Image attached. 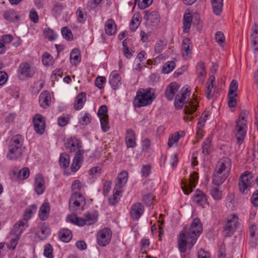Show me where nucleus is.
<instances>
[{"label":"nucleus","instance_id":"1","mask_svg":"<svg viewBox=\"0 0 258 258\" xmlns=\"http://www.w3.org/2000/svg\"><path fill=\"white\" fill-rule=\"evenodd\" d=\"M203 226L200 219H195L187 231L184 227L178 236V246L181 252H184L186 248H192L198 237L202 233Z\"/></svg>","mask_w":258,"mask_h":258},{"label":"nucleus","instance_id":"2","mask_svg":"<svg viewBox=\"0 0 258 258\" xmlns=\"http://www.w3.org/2000/svg\"><path fill=\"white\" fill-rule=\"evenodd\" d=\"M231 163L229 158L224 157L217 163L212 175L213 183L215 185L222 184L229 175Z\"/></svg>","mask_w":258,"mask_h":258},{"label":"nucleus","instance_id":"3","mask_svg":"<svg viewBox=\"0 0 258 258\" xmlns=\"http://www.w3.org/2000/svg\"><path fill=\"white\" fill-rule=\"evenodd\" d=\"M25 149L23 137L15 135L9 141L6 157L10 160H17L22 157Z\"/></svg>","mask_w":258,"mask_h":258},{"label":"nucleus","instance_id":"4","mask_svg":"<svg viewBox=\"0 0 258 258\" xmlns=\"http://www.w3.org/2000/svg\"><path fill=\"white\" fill-rule=\"evenodd\" d=\"M247 115V111H242L236 121L235 136L236 139V143L239 145H240L243 143L246 134L247 120L246 117Z\"/></svg>","mask_w":258,"mask_h":258},{"label":"nucleus","instance_id":"5","mask_svg":"<svg viewBox=\"0 0 258 258\" xmlns=\"http://www.w3.org/2000/svg\"><path fill=\"white\" fill-rule=\"evenodd\" d=\"M36 209L37 207L34 205L27 208L24 215V218L15 224L14 229L18 234L22 233L24 230L25 226H27V220L31 218L33 213L36 212Z\"/></svg>","mask_w":258,"mask_h":258},{"label":"nucleus","instance_id":"6","mask_svg":"<svg viewBox=\"0 0 258 258\" xmlns=\"http://www.w3.org/2000/svg\"><path fill=\"white\" fill-rule=\"evenodd\" d=\"M160 22V16L156 11L146 12V30H153Z\"/></svg>","mask_w":258,"mask_h":258},{"label":"nucleus","instance_id":"7","mask_svg":"<svg viewBox=\"0 0 258 258\" xmlns=\"http://www.w3.org/2000/svg\"><path fill=\"white\" fill-rule=\"evenodd\" d=\"M111 232L109 228H104L98 233L97 242L98 244L102 246L107 245L110 241Z\"/></svg>","mask_w":258,"mask_h":258},{"label":"nucleus","instance_id":"8","mask_svg":"<svg viewBox=\"0 0 258 258\" xmlns=\"http://www.w3.org/2000/svg\"><path fill=\"white\" fill-rule=\"evenodd\" d=\"M238 223V218L234 215L230 219H228L224 227V234L225 236L230 237L234 233Z\"/></svg>","mask_w":258,"mask_h":258},{"label":"nucleus","instance_id":"9","mask_svg":"<svg viewBox=\"0 0 258 258\" xmlns=\"http://www.w3.org/2000/svg\"><path fill=\"white\" fill-rule=\"evenodd\" d=\"M18 73L25 78L32 77L36 72V68L27 62H22L20 64Z\"/></svg>","mask_w":258,"mask_h":258},{"label":"nucleus","instance_id":"10","mask_svg":"<svg viewBox=\"0 0 258 258\" xmlns=\"http://www.w3.org/2000/svg\"><path fill=\"white\" fill-rule=\"evenodd\" d=\"M85 203L84 197L79 192L73 193L70 199L69 207L72 211H76L78 209L81 204Z\"/></svg>","mask_w":258,"mask_h":258},{"label":"nucleus","instance_id":"11","mask_svg":"<svg viewBox=\"0 0 258 258\" xmlns=\"http://www.w3.org/2000/svg\"><path fill=\"white\" fill-rule=\"evenodd\" d=\"M189 95L190 91L188 89L183 88L181 90L180 93L176 95L174 106L176 109H180L182 108L184 103H185L187 96H188Z\"/></svg>","mask_w":258,"mask_h":258},{"label":"nucleus","instance_id":"12","mask_svg":"<svg viewBox=\"0 0 258 258\" xmlns=\"http://www.w3.org/2000/svg\"><path fill=\"white\" fill-rule=\"evenodd\" d=\"M34 127L36 132L38 134H42L45 128V121L43 116L39 114H36L33 118Z\"/></svg>","mask_w":258,"mask_h":258},{"label":"nucleus","instance_id":"13","mask_svg":"<svg viewBox=\"0 0 258 258\" xmlns=\"http://www.w3.org/2000/svg\"><path fill=\"white\" fill-rule=\"evenodd\" d=\"M198 106V102L196 100L195 101H189L188 102H187V104L185 106L184 108V112L186 115L183 116V119L187 121L188 120L191 121L193 117H188L187 115L192 114L194 113L196 109Z\"/></svg>","mask_w":258,"mask_h":258},{"label":"nucleus","instance_id":"14","mask_svg":"<svg viewBox=\"0 0 258 258\" xmlns=\"http://www.w3.org/2000/svg\"><path fill=\"white\" fill-rule=\"evenodd\" d=\"M66 147L71 152H76L77 153H81L80 149L82 147L81 141L76 138H71L68 140L66 143Z\"/></svg>","mask_w":258,"mask_h":258},{"label":"nucleus","instance_id":"15","mask_svg":"<svg viewBox=\"0 0 258 258\" xmlns=\"http://www.w3.org/2000/svg\"><path fill=\"white\" fill-rule=\"evenodd\" d=\"M144 211V206L140 203H136L132 206L130 211L131 217L134 220H138Z\"/></svg>","mask_w":258,"mask_h":258},{"label":"nucleus","instance_id":"16","mask_svg":"<svg viewBox=\"0 0 258 258\" xmlns=\"http://www.w3.org/2000/svg\"><path fill=\"white\" fill-rule=\"evenodd\" d=\"M133 104L135 107H140L145 105V90L144 89H141L137 92Z\"/></svg>","mask_w":258,"mask_h":258},{"label":"nucleus","instance_id":"17","mask_svg":"<svg viewBox=\"0 0 258 258\" xmlns=\"http://www.w3.org/2000/svg\"><path fill=\"white\" fill-rule=\"evenodd\" d=\"M182 56L185 59H188L191 54V44L188 38H185L182 43Z\"/></svg>","mask_w":258,"mask_h":258},{"label":"nucleus","instance_id":"18","mask_svg":"<svg viewBox=\"0 0 258 258\" xmlns=\"http://www.w3.org/2000/svg\"><path fill=\"white\" fill-rule=\"evenodd\" d=\"M45 181L43 177L40 174L36 175L35 178V189L36 193L40 195L44 191Z\"/></svg>","mask_w":258,"mask_h":258},{"label":"nucleus","instance_id":"19","mask_svg":"<svg viewBox=\"0 0 258 258\" xmlns=\"http://www.w3.org/2000/svg\"><path fill=\"white\" fill-rule=\"evenodd\" d=\"M109 82L114 90L121 85V77L116 71H113L111 73L109 77Z\"/></svg>","mask_w":258,"mask_h":258},{"label":"nucleus","instance_id":"20","mask_svg":"<svg viewBox=\"0 0 258 258\" xmlns=\"http://www.w3.org/2000/svg\"><path fill=\"white\" fill-rule=\"evenodd\" d=\"M179 86L176 83H171L166 89L165 95L169 100H172L175 95V93L178 90Z\"/></svg>","mask_w":258,"mask_h":258},{"label":"nucleus","instance_id":"21","mask_svg":"<svg viewBox=\"0 0 258 258\" xmlns=\"http://www.w3.org/2000/svg\"><path fill=\"white\" fill-rule=\"evenodd\" d=\"M198 176L197 173L190 175L189 178V186H187L185 185L182 187V190L185 194L188 195L191 192L190 188H194L196 187V184L198 182Z\"/></svg>","mask_w":258,"mask_h":258},{"label":"nucleus","instance_id":"22","mask_svg":"<svg viewBox=\"0 0 258 258\" xmlns=\"http://www.w3.org/2000/svg\"><path fill=\"white\" fill-rule=\"evenodd\" d=\"M128 175V172L126 171H123L119 173L115 187L118 189L122 188L127 182Z\"/></svg>","mask_w":258,"mask_h":258},{"label":"nucleus","instance_id":"23","mask_svg":"<svg viewBox=\"0 0 258 258\" xmlns=\"http://www.w3.org/2000/svg\"><path fill=\"white\" fill-rule=\"evenodd\" d=\"M125 143L127 148H133L136 145L135 134L131 129L126 131Z\"/></svg>","mask_w":258,"mask_h":258},{"label":"nucleus","instance_id":"24","mask_svg":"<svg viewBox=\"0 0 258 258\" xmlns=\"http://www.w3.org/2000/svg\"><path fill=\"white\" fill-rule=\"evenodd\" d=\"M51 97L49 92H43L39 96V102L41 107L46 108L49 106Z\"/></svg>","mask_w":258,"mask_h":258},{"label":"nucleus","instance_id":"25","mask_svg":"<svg viewBox=\"0 0 258 258\" xmlns=\"http://www.w3.org/2000/svg\"><path fill=\"white\" fill-rule=\"evenodd\" d=\"M105 31L108 35L114 34L116 31V26L114 21L112 19H108L105 24Z\"/></svg>","mask_w":258,"mask_h":258},{"label":"nucleus","instance_id":"26","mask_svg":"<svg viewBox=\"0 0 258 258\" xmlns=\"http://www.w3.org/2000/svg\"><path fill=\"white\" fill-rule=\"evenodd\" d=\"M14 39L12 35L7 34L3 35L0 39V54L4 53L6 50V47L5 44L11 43Z\"/></svg>","mask_w":258,"mask_h":258},{"label":"nucleus","instance_id":"27","mask_svg":"<svg viewBox=\"0 0 258 258\" xmlns=\"http://www.w3.org/2000/svg\"><path fill=\"white\" fill-rule=\"evenodd\" d=\"M82 159V154L81 153H76L73 159L71 167V170L73 172H75L79 169L81 167Z\"/></svg>","mask_w":258,"mask_h":258},{"label":"nucleus","instance_id":"28","mask_svg":"<svg viewBox=\"0 0 258 258\" xmlns=\"http://www.w3.org/2000/svg\"><path fill=\"white\" fill-rule=\"evenodd\" d=\"M86 94L85 93H79L76 98L74 103V108L76 110H80L86 102Z\"/></svg>","mask_w":258,"mask_h":258},{"label":"nucleus","instance_id":"29","mask_svg":"<svg viewBox=\"0 0 258 258\" xmlns=\"http://www.w3.org/2000/svg\"><path fill=\"white\" fill-rule=\"evenodd\" d=\"M49 212L50 207L48 203H43L41 205L39 210V216L40 219L43 221L46 220L48 218Z\"/></svg>","mask_w":258,"mask_h":258},{"label":"nucleus","instance_id":"30","mask_svg":"<svg viewBox=\"0 0 258 258\" xmlns=\"http://www.w3.org/2000/svg\"><path fill=\"white\" fill-rule=\"evenodd\" d=\"M192 17L191 13L186 12L183 16V31L185 33L187 32L191 27Z\"/></svg>","mask_w":258,"mask_h":258},{"label":"nucleus","instance_id":"31","mask_svg":"<svg viewBox=\"0 0 258 258\" xmlns=\"http://www.w3.org/2000/svg\"><path fill=\"white\" fill-rule=\"evenodd\" d=\"M156 96L154 89L151 88L146 89V106L151 105L156 98Z\"/></svg>","mask_w":258,"mask_h":258},{"label":"nucleus","instance_id":"32","mask_svg":"<svg viewBox=\"0 0 258 258\" xmlns=\"http://www.w3.org/2000/svg\"><path fill=\"white\" fill-rule=\"evenodd\" d=\"M60 239L65 242H68L71 240L72 238V234L71 230L68 229L61 230L59 233Z\"/></svg>","mask_w":258,"mask_h":258},{"label":"nucleus","instance_id":"33","mask_svg":"<svg viewBox=\"0 0 258 258\" xmlns=\"http://www.w3.org/2000/svg\"><path fill=\"white\" fill-rule=\"evenodd\" d=\"M193 200L197 204L202 205L206 203L207 199L204 192L200 190H197Z\"/></svg>","mask_w":258,"mask_h":258},{"label":"nucleus","instance_id":"34","mask_svg":"<svg viewBox=\"0 0 258 258\" xmlns=\"http://www.w3.org/2000/svg\"><path fill=\"white\" fill-rule=\"evenodd\" d=\"M67 220L77 225L83 226L86 225L84 218H79L75 215H70L67 217Z\"/></svg>","mask_w":258,"mask_h":258},{"label":"nucleus","instance_id":"35","mask_svg":"<svg viewBox=\"0 0 258 258\" xmlns=\"http://www.w3.org/2000/svg\"><path fill=\"white\" fill-rule=\"evenodd\" d=\"M70 61L72 64L76 65L80 61V54L78 49H74L70 53Z\"/></svg>","mask_w":258,"mask_h":258},{"label":"nucleus","instance_id":"36","mask_svg":"<svg viewBox=\"0 0 258 258\" xmlns=\"http://www.w3.org/2000/svg\"><path fill=\"white\" fill-rule=\"evenodd\" d=\"M12 233L14 234L16 237L15 238H13L11 239L10 243H7L6 245L7 246V248L8 249H14L16 248V245L18 243V240L20 236H21L22 233H20V234H18L16 230L14 229V227L13 228Z\"/></svg>","mask_w":258,"mask_h":258},{"label":"nucleus","instance_id":"37","mask_svg":"<svg viewBox=\"0 0 258 258\" xmlns=\"http://www.w3.org/2000/svg\"><path fill=\"white\" fill-rule=\"evenodd\" d=\"M59 165L61 167L66 168L70 164V156L66 153H62L60 155L59 160Z\"/></svg>","mask_w":258,"mask_h":258},{"label":"nucleus","instance_id":"38","mask_svg":"<svg viewBox=\"0 0 258 258\" xmlns=\"http://www.w3.org/2000/svg\"><path fill=\"white\" fill-rule=\"evenodd\" d=\"M211 2L214 14L219 15L222 11L223 1H212Z\"/></svg>","mask_w":258,"mask_h":258},{"label":"nucleus","instance_id":"39","mask_svg":"<svg viewBox=\"0 0 258 258\" xmlns=\"http://www.w3.org/2000/svg\"><path fill=\"white\" fill-rule=\"evenodd\" d=\"M253 178V174L249 171H245L240 175L239 181L244 182L248 184L251 185V179Z\"/></svg>","mask_w":258,"mask_h":258},{"label":"nucleus","instance_id":"40","mask_svg":"<svg viewBox=\"0 0 258 258\" xmlns=\"http://www.w3.org/2000/svg\"><path fill=\"white\" fill-rule=\"evenodd\" d=\"M4 17L6 20L10 22H14L18 18L15 12L13 10L6 11L4 14Z\"/></svg>","mask_w":258,"mask_h":258},{"label":"nucleus","instance_id":"41","mask_svg":"<svg viewBox=\"0 0 258 258\" xmlns=\"http://www.w3.org/2000/svg\"><path fill=\"white\" fill-rule=\"evenodd\" d=\"M61 32L63 37L66 40L71 41L73 39L72 31L68 27H62Z\"/></svg>","mask_w":258,"mask_h":258},{"label":"nucleus","instance_id":"42","mask_svg":"<svg viewBox=\"0 0 258 258\" xmlns=\"http://www.w3.org/2000/svg\"><path fill=\"white\" fill-rule=\"evenodd\" d=\"M97 215L93 214L88 213L85 215L84 219L85 220L86 225H91L95 223L97 219Z\"/></svg>","mask_w":258,"mask_h":258},{"label":"nucleus","instance_id":"43","mask_svg":"<svg viewBox=\"0 0 258 258\" xmlns=\"http://www.w3.org/2000/svg\"><path fill=\"white\" fill-rule=\"evenodd\" d=\"M101 128L104 132H107L109 131L110 126L108 123V115H106L103 117L100 118Z\"/></svg>","mask_w":258,"mask_h":258},{"label":"nucleus","instance_id":"44","mask_svg":"<svg viewBox=\"0 0 258 258\" xmlns=\"http://www.w3.org/2000/svg\"><path fill=\"white\" fill-rule=\"evenodd\" d=\"M211 194L215 200H219L222 198V191L218 187H213L211 189Z\"/></svg>","mask_w":258,"mask_h":258},{"label":"nucleus","instance_id":"45","mask_svg":"<svg viewBox=\"0 0 258 258\" xmlns=\"http://www.w3.org/2000/svg\"><path fill=\"white\" fill-rule=\"evenodd\" d=\"M175 63L173 61L167 62L163 67L162 72L164 74H168L175 68Z\"/></svg>","mask_w":258,"mask_h":258},{"label":"nucleus","instance_id":"46","mask_svg":"<svg viewBox=\"0 0 258 258\" xmlns=\"http://www.w3.org/2000/svg\"><path fill=\"white\" fill-rule=\"evenodd\" d=\"M113 190L114 193L112 198H109L110 204L112 205H114L117 203L118 197L121 193L120 189L114 187Z\"/></svg>","mask_w":258,"mask_h":258},{"label":"nucleus","instance_id":"47","mask_svg":"<svg viewBox=\"0 0 258 258\" xmlns=\"http://www.w3.org/2000/svg\"><path fill=\"white\" fill-rule=\"evenodd\" d=\"M180 137L181 136L178 132H176L174 135H172L168 139V146L169 147H171L174 143H176L178 141Z\"/></svg>","mask_w":258,"mask_h":258},{"label":"nucleus","instance_id":"48","mask_svg":"<svg viewBox=\"0 0 258 258\" xmlns=\"http://www.w3.org/2000/svg\"><path fill=\"white\" fill-rule=\"evenodd\" d=\"M53 248L49 243H47L44 249V255L47 258H53Z\"/></svg>","mask_w":258,"mask_h":258},{"label":"nucleus","instance_id":"49","mask_svg":"<svg viewBox=\"0 0 258 258\" xmlns=\"http://www.w3.org/2000/svg\"><path fill=\"white\" fill-rule=\"evenodd\" d=\"M166 44V43L163 40H159L157 41L155 46V52L157 53H161Z\"/></svg>","mask_w":258,"mask_h":258},{"label":"nucleus","instance_id":"50","mask_svg":"<svg viewBox=\"0 0 258 258\" xmlns=\"http://www.w3.org/2000/svg\"><path fill=\"white\" fill-rule=\"evenodd\" d=\"M238 83L236 80H232L230 83L228 94L229 95H234L235 94L234 92L236 91L238 89Z\"/></svg>","mask_w":258,"mask_h":258},{"label":"nucleus","instance_id":"51","mask_svg":"<svg viewBox=\"0 0 258 258\" xmlns=\"http://www.w3.org/2000/svg\"><path fill=\"white\" fill-rule=\"evenodd\" d=\"M210 141L208 138L203 143L202 152L203 154L208 155L210 149Z\"/></svg>","mask_w":258,"mask_h":258},{"label":"nucleus","instance_id":"52","mask_svg":"<svg viewBox=\"0 0 258 258\" xmlns=\"http://www.w3.org/2000/svg\"><path fill=\"white\" fill-rule=\"evenodd\" d=\"M197 71L201 76H204L206 75L205 66L204 62H200L198 63Z\"/></svg>","mask_w":258,"mask_h":258},{"label":"nucleus","instance_id":"53","mask_svg":"<svg viewBox=\"0 0 258 258\" xmlns=\"http://www.w3.org/2000/svg\"><path fill=\"white\" fill-rule=\"evenodd\" d=\"M45 37L49 40H53L56 38V34L54 31L50 29H48L44 31Z\"/></svg>","mask_w":258,"mask_h":258},{"label":"nucleus","instance_id":"54","mask_svg":"<svg viewBox=\"0 0 258 258\" xmlns=\"http://www.w3.org/2000/svg\"><path fill=\"white\" fill-rule=\"evenodd\" d=\"M106 82V78L104 77H98L95 81L96 86L99 89L104 87V84Z\"/></svg>","mask_w":258,"mask_h":258},{"label":"nucleus","instance_id":"55","mask_svg":"<svg viewBox=\"0 0 258 258\" xmlns=\"http://www.w3.org/2000/svg\"><path fill=\"white\" fill-rule=\"evenodd\" d=\"M107 106L105 105L101 106L98 111L97 115L100 118L103 117L106 115H108L107 114Z\"/></svg>","mask_w":258,"mask_h":258},{"label":"nucleus","instance_id":"56","mask_svg":"<svg viewBox=\"0 0 258 258\" xmlns=\"http://www.w3.org/2000/svg\"><path fill=\"white\" fill-rule=\"evenodd\" d=\"M237 96V94L234 95H229L228 94V104L229 107H235L237 104V101L235 97Z\"/></svg>","mask_w":258,"mask_h":258},{"label":"nucleus","instance_id":"57","mask_svg":"<svg viewBox=\"0 0 258 258\" xmlns=\"http://www.w3.org/2000/svg\"><path fill=\"white\" fill-rule=\"evenodd\" d=\"M76 15L77 16L78 20L79 22L83 23L85 21L86 19V15L80 9L77 10Z\"/></svg>","mask_w":258,"mask_h":258},{"label":"nucleus","instance_id":"58","mask_svg":"<svg viewBox=\"0 0 258 258\" xmlns=\"http://www.w3.org/2000/svg\"><path fill=\"white\" fill-rule=\"evenodd\" d=\"M29 175V170L28 168H23L19 171V177L23 179H26Z\"/></svg>","mask_w":258,"mask_h":258},{"label":"nucleus","instance_id":"59","mask_svg":"<svg viewBox=\"0 0 258 258\" xmlns=\"http://www.w3.org/2000/svg\"><path fill=\"white\" fill-rule=\"evenodd\" d=\"M213 88L214 86H210V85H207L206 95L207 98L211 99L213 97L214 95Z\"/></svg>","mask_w":258,"mask_h":258},{"label":"nucleus","instance_id":"60","mask_svg":"<svg viewBox=\"0 0 258 258\" xmlns=\"http://www.w3.org/2000/svg\"><path fill=\"white\" fill-rule=\"evenodd\" d=\"M29 17L30 20L34 23H37L38 21V16L36 11L33 9H32L29 13Z\"/></svg>","mask_w":258,"mask_h":258},{"label":"nucleus","instance_id":"61","mask_svg":"<svg viewBox=\"0 0 258 258\" xmlns=\"http://www.w3.org/2000/svg\"><path fill=\"white\" fill-rule=\"evenodd\" d=\"M69 117L67 116H62L58 118V123L60 126L66 125L69 122Z\"/></svg>","mask_w":258,"mask_h":258},{"label":"nucleus","instance_id":"62","mask_svg":"<svg viewBox=\"0 0 258 258\" xmlns=\"http://www.w3.org/2000/svg\"><path fill=\"white\" fill-rule=\"evenodd\" d=\"M81 183L79 180H76L73 182L72 185V189L73 193L78 192V191L81 189Z\"/></svg>","mask_w":258,"mask_h":258},{"label":"nucleus","instance_id":"63","mask_svg":"<svg viewBox=\"0 0 258 258\" xmlns=\"http://www.w3.org/2000/svg\"><path fill=\"white\" fill-rule=\"evenodd\" d=\"M63 9V5L60 3H57L54 5L53 11L56 13V15H60Z\"/></svg>","mask_w":258,"mask_h":258},{"label":"nucleus","instance_id":"64","mask_svg":"<svg viewBox=\"0 0 258 258\" xmlns=\"http://www.w3.org/2000/svg\"><path fill=\"white\" fill-rule=\"evenodd\" d=\"M238 186L239 188V190L242 193H246L247 189L250 187L251 185L248 184L247 183L242 182L241 181H239Z\"/></svg>","mask_w":258,"mask_h":258}]
</instances>
